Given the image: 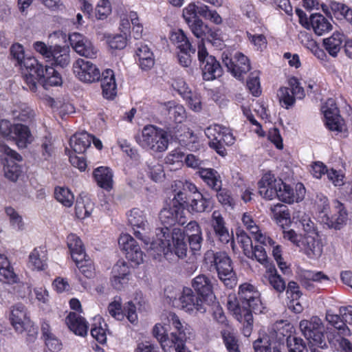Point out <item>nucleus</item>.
Here are the masks:
<instances>
[{"label": "nucleus", "instance_id": "59", "mask_svg": "<svg viewBox=\"0 0 352 352\" xmlns=\"http://www.w3.org/2000/svg\"><path fill=\"white\" fill-rule=\"evenodd\" d=\"M22 67L26 68L30 73H34L36 75H43V66L39 64L38 60L33 56H25L24 58Z\"/></svg>", "mask_w": 352, "mask_h": 352}, {"label": "nucleus", "instance_id": "8", "mask_svg": "<svg viewBox=\"0 0 352 352\" xmlns=\"http://www.w3.org/2000/svg\"><path fill=\"white\" fill-rule=\"evenodd\" d=\"M10 320L16 332L22 333L24 331H28V341H33L36 338L37 329L28 316L27 309L23 304L19 303L12 307Z\"/></svg>", "mask_w": 352, "mask_h": 352}, {"label": "nucleus", "instance_id": "27", "mask_svg": "<svg viewBox=\"0 0 352 352\" xmlns=\"http://www.w3.org/2000/svg\"><path fill=\"white\" fill-rule=\"evenodd\" d=\"M47 62L52 65L60 67H67L70 63L69 49L68 47L54 45L51 47V52Z\"/></svg>", "mask_w": 352, "mask_h": 352}, {"label": "nucleus", "instance_id": "53", "mask_svg": "<svg viewBox=\"0 0 352 352\" xmlns=\"http://www.w3.org/2000/svg\"><path fill=\"white\" fill-rule=\"evenodd\" d=\"M54 196L56 199L65 207H71L74 202V195L68 188L56 187L54 190Z\"/></svg>", "mask_w": 352, "mask_h": 352}, {"label": "nucleus", "instance_id": "21", "mask_svg": "<svg viewBox=\"0 0 352 352\" xmlns=\"http://www.w3.org/2000/svg\"><path fill=\"white\" fill-rule=\"evenodd\" d=\"M227 304L228 310L239 322L243 324V333L244 336L246 337L250 336L253 324V317L251 311L245 307L242 309L235 300H230Z\"/></svg>", "mask_w": 352, "mask_h": 352}, {"label": "nucleus", "instance_id": "3", "mask_svg": "<svg viewBox=\"0 0 352 352\" xmlns=\"http://www.w3.org/2000/svg\"><path fill=\"white\" fill-rule=\"evenodd\" d=\"M204 261L210 271L215 270L217 272L219 279L226 287L232 288L236 285L232 261L226 253L208 250L204 255Z\"/></svg>", "mask_w": 352, "mask_h": 352}, {"label": "nucleus", "instance_id": "13", "mask_svg": "<svg viewBox=\"0 0 352 352\" xmlns=\"http://www.w3.org/2000/svg\"><path fill=\"white\" fill-rule=\"evenodd\" d=\"M72 70L75 77L85 83L97 82L101 77L100 71L95 64L80 58L73 63Z\"/></svg>", "mask_w": 352, "mask_h": 352}, {"label": "nucleus", "instance_id": "61", "mask_svg": "<svg viewBox=\"0 0 352 352\" xmlns=\"http://www.w3.org/2000/svg\"><path fill=\"white\" fill-rule=\"evenodd\" d=\"M14 118L21 122H28L33 120L35 113L30 107L23 104L20 107L19 111L14 110L13 111Z\"/></svg>", "mask_w": 352, "mask_h": 352}, {"label": "nucleus", "instance_id": "25", "mask_svg": "<svg viewBox=\"0 0 352 352\" xmlns=\"http://www.w3.org/2000/svg\"><path fill=\"white\" fill-rule=\"evenodd\" d=\"M300 248L309 258L313 259L319 258L322 253V243L319 234L303 236Z\"/></svg>", "mask_w": 352, "mask_h": 352}, {"label": "nucleus", "instance_id": "52", "mask_svg": "<svg viewBox=\"0 0 352 352\" xmlns=\"http://www.w3.org/2000/svg\"><path fill=\"white\" fill-rule=\"evenodd\" d=\"M5 212L8 217L9 223L12 229L22 231L25 228V223L22 216L11 206L5 208Z\"/></svg>", "mask_w": 352, "mask_h": 352}, {"label": "nucleus", "instance_id": "47", "mask_svg": "<svg viewBox=\"0 0 352 352\" xmlns=\"http://www.w3.org/2000/svg\"><path fill=\"white\" fill-rule=\"evenodd\" d=\"M293 219H296L299 221V226L302 228L303 231V236H309L310 235L318 234L315 223L305 213L298 211L294 214Z\"/></svg>", "mask_w": 352, "mask_h": 352}, {"label": "nucleus", "instance_id": "51", "mask_svg": "<svg viewBox=\"0 0 352 352\" xmlns=\"http://www.w3.org/2000/svg\"><path fill=\"white\" fill-rule=\"evenodd\" d=\"M170 42L179 50H192V45L183 30L178 29L173 30L170 35Z\"/></svg>", "mask_w": 352, "mask_h": 352}, {"label": "nucleus", "instance_id": "58", "mask_svg": "<svg viewBox=\"0 0 352 352\" xmlns=\"http://www.w3.org/2000/svg\"><path fill=\"white\" fill-rule=\"evenodd\" d=\"M277 95L281 106L286 109H289L296 101L289 87H280Z\"/></svg>", "mask_w": 352, "mask_h": 352}, {"label": "nucleus", "instance_id": "42", "mask_svg": "<svg viewBox=\"0 0 352 352\" xmlns=\"http://www.w3.org/2000/svg\"><path fill=\"white\" fill-rule=\"evenodd\" d=\"M67 245L73 261L85 258L86 255L83 244L76 234L71 233L67 236Z\"/></svg>", "mask_w": 352, "mask_h": 352}, {"label": "nucleus", "instance_id": "33", "mask_svg": "<svg viewBox=\"0 0 352 352\" xmlns=\"http://www.w3.org/2000/svg\"><path fill=\"white\" fill-rule=\"evenodd\" d=\"M198 175L209 188L214 191L221 190L222 181L216 170L211 168H200Z\"/></svg>", "mask_w": 352, "mask_h": 352}, {"label": "nucleus", "instance_id": "19", "mask_svg": "<svg viewBox=\"0 0 352 352\" xmlns=\"http://www.w3.org/2000/svg\"><path fill=\"white\" fill-rule=\"evenodd\" d=\"M211 226L214 230L215 236L223 243H228L230 242V245L234 250V239L232 233H230L228 228L223 217L219 210L213 211L211 219Z\"/></svg>", "mask_w": 352, "mask_h": 352}, {"label": "nucleus", "instance_id": "49", "mask_svg": "<svg viewBox=\"0 0 352 352\" xmlns=\"http://www.w3.org/2000/svg\"><path fill=\"white\" fill-rule=\"evenodd\" d=\"M339 314H336L331 310H328L326 314L327 321L338 330V333L342 336H348L351 335L349 328L344 322L342 318Z\"/></svg>", "mask_w": 352, "mask_h": 352}, {"label": "nucleus", "instance_id": "7", "mask_svg": "<svg viewBox=\"0 0 352 352\" xmlns=\"http://www.w3.org/2000/svg\"><path fill=\"white\" fill-rule=\"evenodd\" d=\"M299 328L305 338L313 345L321 349L327 348L324 326L318 316H312L299 322Z\"/></svg>", "mask_w": 352, "mask_h": 352}, {"label": "nucleus", "instance_id": "15", "mask_svg": "<svg viewBox=\"0 0 352 352\" xmlns=\"http://www.w3.org/2000/svg\"><path fill=\"white\" fill-rule=\"evenodd\" d=\"M222 61L228 71L235 78L239 79L242 78L243 74L250 69V63L248 58L239 52H236L233 57H230L228 54L223 52L222 54Z\"/></svg>", "mask_w": 352, "mask_h": 352}, {"label": "nucleus", "instance_id": "22", "mask_svg": "<svg viewBox=\"0 0 352 352\" xmlns=\"http://www.w3.org/2000/svg\"><path fill=\"white\" fill-rule=\"evenodd\" d=\"M278 187L276 197L283 202L291 204L299 202L304 199L305 188L301 183L296 184L295 189L283 182V184Z\"/></svg>", "mask_w": 352, "mask_h": 352}, {"label": "nucleus", "instance_id": "24", "mask_svg": "<svg viewBox=\"0 0 352 352\" xmlns=\"http://www.w3.org/2000/svg\"><path fill=\"white\" fill-rule=\"evenodd\" d=\"M112 273V286L116 289H122L130 278V271L127 264L124 261L118 262L114 265Z\"/></svg>", "mask_w": 352, "mask_h": 352}, {"label": "nucleus", "instance_id": "43", "mask_svg": "<svg viewBox=\"0 0 352 352\" xmlns=\"http://www.w3.org/2000/svg\"><path fill=\"white\" fill-rule=\"evenodd\" d=\"M344 41V35L335 32L330 37L323 40V45L327 52L333 57H336Z\"/></svg>", "mask_w": 352, "mask_h": 352}, {"label": "nucleus", "instance_id": "45", "mask_svg": "<svg viewBox=\"0 0 352 352\" xmlns=\"http://www.w3.org/2000/svg\"><path fill=\"white\" fill-rule=\"evenodd\" d=\"M38 81L47 89L50 86H58L62 84L60 75L52 67L43 68V75H38Z\"/></svg>", "mask_w": 352, "mask_h": 352}, {"label": "nucleus", "instance_id": "2", "mask_svg": "<svg viewBox=\"0 0 352 352\" xmlns=\"http://www.w3.org/2000/svg\"><path fill=\"white\" fill-rule=\"evenodd\" d=\"M318 219L322 223L328 228L336 230L346 223L348 214L342 203L338 200H333L331 204L327 197L320 198L317 205Z\"/></svg>", "mask_w": 352, "mask_h": 352}, {"label": "nucleus", "instance_id": "44", "mask_svg": "<svg viewBox=\"0 0 352 352\" xmlns=\"http://www.w3.org/2000/svg\"><path fill=\"white\" fill-rule=\"evenodd\" d=\"M164 106L168 111L170 120L175 123L182 124L186 120V112L183 105L175 101H168Z\"/></svg>", "mask_w": 352, "mask_h": 352}, {"label": "nucleus", "instance_id": "55", "mask_svg": "<svg viewBox=\"0 0 352 352\" xmlns=\"http://www.w3.org/2000/svg\"><path fill=\"white\" fill-rule=\"evenodd\" d=\"M249 42L256 51L263 52L267 45V36L265 33H250L247 32Z\"/></svg>", "mask_w": 352, "mask_h": 352}, {"label": "nucleus", "instance_id": "37", "mask_svg": "<svg viewBox=\"0 0 352 352\" xmlns=\"http://www.w3.org/2000/svg\"><path fill=\"white\" fill-rule=\"evenodd\" d=\"M211 204L209 196L198 192L189 204L186 203L184 208L186 207L190 212H204L210 209Z\"/></svg>", "mask_w": 352, "mask_h": 352}, {"label": "nucleus", "instance_id": "64", "mask_svg": "<svg viewBox=\"0 0 352 352\" xmlns=\"http://www.w3.org/2000/svg\"><path fill=\"white\" fill-rule=\"evenodd\" d=\"M188 25L192 31V34L197 38H202L206 34L208 26L204 24L203 21L199 18L191 22L188 23Z\"/></svg>", "mask_w": 352, "mask_h": 352}, {"label": "nucleus", "instance_id": "6", "mask_svg": "<svg viewBox=\"0 0 352 352\" xmlns=\"http://www.w3.org/2000/svg\"><path fill=\"white\" fill-rule=\"evenodd\" d=\"M170 302L173 307L190 314H195L197 312L204 313L206 311L203 299L196 296L189 287H184L175 297H170Z\"/></svg>", "mask_w": 352, "mask_h": 352}, {"label": "nucleus", "instance_id": "4", "mask_svg": "<svg viewBox=\"0 0 352 352\" xmlns=\"http://www.w3.org/2000/svg\"><path fill=\"white\" fill-rule=\"evenodd\" d=\"M138 142L142 148L155 153L164 152L169 144L167 133L154 125L145 126Z\"/></svg>", "mask_w": 352, "mask_h": 352}, {"label": "nucleus", "instance_id": "11", "mask_svg": "<svg viewBox=\"0 0 352 352\" xmlns=\"http://www.w3.org/2000/svg\"><path fill=\"white\" fill-rule=\"evenodd\" d=\"M0 152L6 177L12 182L16 181L22 172L17 162L22 161V157L6 145L0 146Z\"/></svg>", "mask_w": 352, "mask_h": 352}, {"label": "nucleus", "instance_id": "29", "mask_svg": "<svg viewBox=\"0 0 352 352\" xmlns=\"http://www.w3.org/2000/svg\"><path fill=\"white\" fill-rule=\"evenodd\" d=\"M94 178L98 186L107 191L112 189L113 185V174L109 167L99 166L93 172Z\"/></svg>", "mask_w": 352, "mask_h": 352}, {"label": "nucleus", "instance_id": "35", "mask_svg": "<svg viewBox=\"0 0 352 352\" xmlns=\"http://www.w3.org/2000/svg\"><path fill=\"white\" fill-rule=\"evenodd\" d=\"M135 53L138 58V65L142 70H149L153 67L155 64L153 53L147 45L138 44Z\"/></svg>", "mask_w": 352, "mask_h": 352}, {"label": "nucleus", "instance_id": "20", "mask_svg": "<svg viewBox=\"0 0 352 352\" xmlns=\"http://www.w3.org/2000/svg\"><path fill=\"white\" fill-rule=\"evenodd\" d=\"M282 184V179L276 178L271 173H267L258 183V192L264 199L272 200L276 198L278 186Z\"/></svg>", "mask_w": 352, "mask_h": 352}, {"label": "nucleus", "instance_id": "31", "mask_svg": "<svg viewBox=\"0 0 352 352\" xmlns=\"http://www.w3.org/2000/svg\"><path fill=\"white\" fill-rule=\"evenodd\" d=\"M101 87L104 98L112 99L117 94V85L113 70L107 69L101 74Z\"/></svg>", "mask_w": 352, "mask_h": 352}, {"label": "nucleus", "instance_id": "1", "mask_svg": "<svg viewBox=\"0 0 352 352\" xmlns=\"http://www.w3.org/2000/svg\"><path fill=\"white\" fill-rule=\"evenodd\" d=\"M174 191L169 207L163 208L159 214L160 221L164 227L156 229L155 239L152 240L148 248V253L155 259H160L162 256L168 258V254L173 252L178 258L186 256L188 246L182 229L174 228L171 233L169 230V227L176 223L183 226L187 222L184 211L186 195L182 190Z\"/></svg>", "mask_w": 352, "mask_h": 352}, {"label": "nucleus", "instance_id": "5", "mask_svg": "<svg viewBox=\"0 0 352 352\" xmlns=\"http://www.w3.org/2000/svg\"><path fill=\"white\" fill-rule=\"evenodd\" d=\"M205 134L209 139L210 146L221 156L226 154L225 146L232 145L235 141L231 129L221 124L209 126L206 129Z\"/></svg>", "mask_w": 352, "mask_h": 352}, {"label": "nucleus", "instance_id": "23", "mask_svg": "<svg viewBox=\"0 0 352 352\" xmlns=\"http://www.w3.org/2000/svg\"><path fill=\"white\" fill-rule=\"evenodd\" d=\"M168 324H166L163 322V316L162 317V322L155 324L153 328V335L160 343L162 349L165 352H171L173 350L174 342L171 338L170 335L168 336Z\"/></svg>", "mask_w": 352, "mask_h": 352}, {"label": "nucleus", "instance_id": "39", "mask_svg": "<svg viewBox=\"0 0 352 352\" xmlns=\"http://www.w3.org/2000/svg\"><path fill=\"white\" fill-rule=\"evenodd\" d=\"M263 282L265 284H269L277 292L281 293L285 289V283L280 276L277 274L274 266L267 267L265 273L263 274Z\"/></svg>", "mask_w": 352, "mask_h": 352}, {"label": "nucleus", "instance_id": "32", "mask_svg": "<svg viewBox=\"0 0 352 352\" xmlns=\"http://www.w3.org/2000/svg\"><path fill=\"white\" fill-rule=\"evenodd\" d=\"M307 30H313L318 36H322L332 29V25L327 19L321 14H312L309 19Z\"/></svg>", "mask_w": 352, "mask_h": 352}, {"label": "nucleus", "instance_id": "14", "mask_svg": "<svg viewBox=\"0 0 352 352\" xmlns=\"http://www.w3.org/2000/svg\"><path fill=\"white\" fill-rule=\"evenodd\" d=\"M118 245L131 265L138 266L144 262L145 254L138 242L129 234H122Z\"/></svg>", "mask_w": 352, "mask_h": 352}, {"label": "nucleus", "instance_id": "60", "mask_svg": "<svg viewBox=\"0 0 352 352\" xmlns=\"http://www.w3.org/2000/svg\"><path fill=\"white\" fill-rule=\"evenodd\" d=\"M79 269L80 273L86 278H91L94 277L95 274V269L94 266L91 262V261L81 258L78 259V261H74Z\"/></svg>", "mask_w": 352, "mask_h": 352}, {"label": "nucleus", "instance_id": "26", "mask_svg": "<svg viewBox=\"0 0 352 352\" xmlns=\"http://www.w3.org/2000/svg\"><path fill=\"white\" fill-rule=\"evenodd\" d=\"M11 140H13L19 148H25L34 141V136L28 126L15 124Z\"/></svg>", "mask_w": 352, "mask_h": 352}, {"label": "nucleus", "instance_id": "12", "mask_svg": "<svg viewBox=\"0 0 352 352\" xmlns=\"http://www.w3.org/2000/svg\"><path fill=\"white\" fill-rule=\"evenodd\" d=\"M163 322H168V327L172 326L174 331L170 333L171 338L175 344L181 346L183 342L193 337L192 329L186 322H182L179 318L173 312L163 315Z\"/></svg>", "mask_w": 352, "mask_h": 352}, {"label": "nucleus", "instance_id": "30", "mask_svg": "<svg viewBox=\"0 0 352 352\" xmlns=\"http://www.w3.org/2000/svg\"><path fill=\"white\" fill-rule=\"evenodd\" d=\"M0 281L9 285L19 281L18 275L15 273L10 260L2 254H0Z\"/></svg>", "mask_w": 352, "mask_h": 352}, {"label": "nucleus", "instance_id": "62", "mask_svg": "<svg viewBox=\"0 0 352 352\" xmlns=\"http://www.w3.org/2000/svg\"><path fill=\"white\" fill-rule=\"evenodd\" d=\"M128 36L124 34H115L107 37V42L111 49H124L127 43Z\"/></svg>", "mask_w": 352, "mask_h": 352}, {"label": "nucleus", "instance_id": "63", "mask_svg": "<svg viewBox=\"0 0 352 352\" xmlns=\"http://www.w3.org/2000/svg\"><path fill=\"white\" fill-rule=\"evenodd\" d=\"M248 258L256 259L262 265L267 263V255L263 246L255 245L250 249V254H245Z\"/></svg>", "mask_w": 352, "mask_h": 352}, {"label": "nucleus", "instance_id": "38", "mask_svg": "<svg viewBox=\"0 0 352 352\" xmlns=\"http://www.w3.org/2000/svg\"><path fill=\"white\" fill-rule=\"evenodd\" d=\"M92 136L83 131L75 133L71 137L69 145L76 153H83L91 145Z\"/></svg>", "mask_w": 352, "mask_h": 352}, {"label": "nucleus", "instance_id": "50", "mask_svg": "<svg viewBox=\"0 0 352 352\" xmlns=\"http://www.w3.org/2000/svg\"><path fill=\"white\" fill-rule=\"evenodd\" d=\"M299 276L302 285L307 288L310 285L309 281L322 283L329 280L328 276L322 272L302 270L300 272Z\"/></svg>", "mask_w": 352, "mask_h": 352}, {"label": "nucleus", "instance_id": "28", "mask_svg": "<svg viewBox=\"0 0 352 352\" xmlns=\"http://www.w3.org/2000/svg\"><path fill=\"white\" fill-rule=\"evenodd\" d=\"M65 322L76 335L84 337L87 334L88 323L79 314L70 312L65 318Z\"/></svg>", "mask_w": 352, "mask_h": 352}, {"label": "nucleus", "instance_id": "46", "mask_svg": "<svg viewBox=\"0 0 352 352\" xmlns=\"http://www.w3.org/2000/svg\"><path fill=\"white\" fill-rule=\"evenodd\" d=\"M270 210L272 214V218L282 228H284L285 226H288L290 224V213L286 206L278 204L272 206Z\"/></svg>", "mask_w": 352, "mask_h": 352}, {"label": "nucleus", "instance_id": "54", "mask_svg": "<svg viewBox=\"0 0 352 352\" xmlns=\"http://www.w3.org/2000/svg\"><path fill=\"white\" fill-rule=\"evenodd\" d=\"M286 346L288 352H308L305 342L296 336H287Z\"/></svg>", "mask_w": 352, "mask_h": 352}, {"label": "nucleus", "instance_id": "34", "mask_svg": "<svg viewBox=\"0 0 352 352\" xmlns=\"http://www.w3.org/2000/svg\"><path fill=\"white\" fill-rule=\"evenodd\" d=\"M47 251L44 247L35 248L29 255L28 266L33 270L42 271L47 267Z\"/></svg>", "mask_w": 352, "mask_h": 352}, {"label": "nucleus", "instance_id": "16", "mask_svg": "<svg viewBox=\"0 0 352 352\" xmlns=\"http://www.w3.org/2000/svg\"><path fill=\"white\" fill-rule=\"evenodd\" d=\"M107 311L109 315L117 320L122 321L126 317L132 324L138 321L136 307L131 301H129L122 307L120 298H115L109 304Z\"/></svg>", "mask_w": 352, "mask_h": 352}, {"label": "nucleus", "instance_id": "10", "mask_svg": "<svg viewBox=\"0 0 352 352\" xmlns=\"http://www.w3.org/2000/svg\"><path fill=\"white\" fill-rule=\"evenodd\" d=\"M127 219L134 235L143 241L148 250L151 243L148 236L150 227L144 212L139 208H133L128 212Z\"/></svg>", "mask_w": 352, "mask_h": 352}, {"label": "nucleus", "instance_id": "18", "mask_svg": "<svg viewBox=\"0 0 352 352\" xmlns=\"http://www.w3.org/2000/svg\"><path fill=\"white\" fill-rule=\"evenodd\" d=\"M69 41L72 48L81 56L88 58H94L97 55V49L92 43L78 32H73L69 36Z\"/></svg>", "mask_w": 352, "mask_h": 352}, {"label": "nucleus", "instance_id": "36", "mask_svg": "<svg viewBox=\"0 0 352 352\" xmlns=\"http://www.w3.org/2000/svg\"><path fill=\"white\" fill-rule=\"evenodd\" d=\"M203 78L205 80H212L221 76L222 69L214 57H208L201 63Z\"/></svg>", "mask_w": 352, "mask_h": 352}, {"label": "nucleus", "instance_id": "57", "mask_svg": "<svg viewBox=\"0 0 352 352\" xmlns=\"http://www.w3.org/2000/svg\"><path fill=\"white\" fill-rule=\"evenodd\" d=\"M199 14L205 19L208 20L211 23L216 25L222 23V18L219 14L214 10H211L206 5H201L198 9Z\"/></svg>", "mask_w": 352, "mask_h": 352}, {"label": "nucleus", "instance_id": "56", "mask_svg": "<svg viewBox=\"0 0 352 352\" xmlns=\"http://www.w3.org/2000/svg\"><path fill=\"white\" fill-rule=\"evenodd\" d=\"M146 173L148 177L155 182L161 181L164 177L163 166L156 160L147 164Z\"/></svg>", "mask_w": 352, "mask_h": 352}, {"label": "nucleus", "instance_id": "41", "mask_svg": "<svg viewBox=\"0 0 352 352\" xmlns=\"http://www.w3.org/2000/svg\"><path fill=\"white\" fill-rule=\"evenodd\" d=\"M192 286L195 290L202 297L213 298L212 285L210 280L206 275L201 274L196 276L192 282Z\"/></svg>", "mask_w": 352, "mask_h": 352}, {"label": "nucleus", "instance_id": "40", "mask_svg": "<svg viewBox=\"0 0 352 352\" xmlns=\"http://www.w3.org/2000/svg\"><path fill=\"white\" fill-rule=\"evenodd\" d=\"M299 39L301 44L317 58L322 60L326 58L327 56L324 51L318 46L317 42L312 38L310 34L306 32H300Z\"/></svg>", "mask_w": 352, "mask_h": 352}, {"label": "nucleus", "instance_id": "9", "mask_svg": "<svg viewBox=\"0 0 352 352\" xmlns=\"http://www.w3.org/2000/svg\"><path fill=\"white\" fill-rule=\"evenodd\" d=\"M239 297L240 302L233 297H229L228 300H235V302L243 309L245 307L250 310L251 313L255 314L263 312L264 307L260 299V293L256 289L254 286L249 283H244L240 285L239 289Z\"/></svg>", "mask_w": 352, "mask_h": 352}, {"label": "nucleus", "instance_id": "48", "mask_svg": "<svg viewBox=\"0 0 352 352\" xmlns=\"http://www.w3.org/2000/svg\"><path fill=\"white\" fill-rule=\"evenodd\" d=\"M94 204L87 197L78 198L75 206L76 216L80 219H85L91 214Z\"/></svg>", "mask_w": 352, "mask_h": 352}, {"label": "nucleus", "instance_id": "17", "mask_svg": "<svg viewBox=\"0 0 352 352\" xmlns=\"http://www.w3.org/2000/svg\"><path fill=\"white\" fill-rule=\"evenodd\" d=\"M326 126L331 131L342 132L344 129L343 119L339 115V111L333 98H329L322 106Z\"/></svg>", "mask_w": 352, "mask_h": 352}]
</instances>
